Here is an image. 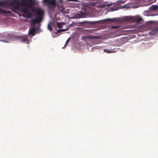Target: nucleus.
<instances>
[{
	"instance_id": "1",
	"label": "nucleus",
	"mask_w": 158,
	"mask_h": 158,
	"mask_svg": "<svg viewBox=\"0 0 158 158\" xmlns=\"http://www.w3.org/2000/svg\"><path fill=\"white\" fill-rule=\"evenodd\" d=\"M38 2L35 0H7L0 1V7L4 8L12 7L14 10H19L21 8V10H29L27 8H32L35 5H38ZM0 10H2L0 9ZM31 10H41L40 7L36 9H32Z\"/></svg>"
},
{
	"instance_id": "2",
	"label": "nucleus",
	"mask_w": 158,
	"mask_h": 158,
	"mask_svg": "<svg viewBox=\"0 0 158 158\" xmlns=\"http://www.w3.org/2000/svg\"><path fill=\"white\" fill-rule=\"evenodd\" d=\"M42 2L44 5L47 6L48 8L52 9L54 10L57 7L58 10H64L62 1L43 0Z\"/></svg>"
},
{
	"instance_id": "3",
	"label": "nucleus",
	"mask_w": 158,
	"mask_h": 158,
	"mask_svg": "<svg viewBox=\"0 0 158 158\" xmlns=\"http://www.w3.org/2000/svg\"><path fill=\"white\" fill-rule=\"evenodd\" d=\"M35 12L34 15L35 18L31 20V22L33 24L40 23L43 20L44 15V10H32Z\"/></svg>"
},
{
	"instance_id": "4",
	"label": "nucleus",
	"mask_w": 158,
	"mask_h": 158,
	"mask_svg": "<svg viewBox=\"0 0 158 158\" xmlns=\"http://www.w3.org/2000/svg\"><path fill=\"white\" fill-rule=\"evenodd\" d=\"M126 21L136 22L138 23L142 21V19L140 17L126 16L124 17L123 19Z\"/></svg>"
},
{
	"instance_id": "5",
	"label": "nucleus",
	"mask_w": 158,
	"mask_h": 158,
	"mask_svg": "<svg viewBox=\"0 0 158 158\" xmlns=\"http://www.w3.org/2000/svg\"><path fill=\"white\" fill-rule=\"evenodd\" d=\"M139 6H140L138 5V4L134 5L132 3H130L121 6V9H123L124 8L128 9L132 8L133 9H135L138 8Z\"/></svg>"
},
{
	"instance_id": "6",
	"label": "nucleus",
	"mask_w": 158,
	"mask_h": 158,
	"mask_svg": "<svg viewBox=\"0 0 158 158\" xmlns=\"http://www.w3.org/2000/svg\"><path fill=\"white\" fill-rule=\"evenodd\" d=\"M21 11L23 12L22 16L23 17L30 19L32 17L33 14L31 13L29 11V10Z\"/></svg>"
},
{
	"instance_id": "7",
	"label": "nucleus",
	"mask_w": 158,
	"mask_h": 158,
	"mask_svg": "<svg viewBox=\"0 0 158 158\" xmlns=\"http://www.w3.org/2000/svg\"><path fill=\"white\" fill-rule=\"evenodd\" d=\"M35 29L34 27L30 28L29 29L28 32L29 35L30 36H33L36 33L35 32Z\"/></svg>"
},
{
	"instance_id": "8",
	"label": "nucleus",
	"mask_w": 158,
	"mask_h": 158,
	"mask_svg": "<svg viewBox=\"0 0 158 158\" xmlns=\"http://www.w3.org/2000/svg\"><path fill=\"white\" fill-rule=\"evenodd\" d=\"M20 40L22 42L28 43V40L27 36L23 37L20 38Z\"/></svg>"
},
{
	"instance_id": "9",
	"label": "nucleus",
	"mask_w": 158,
	"mask_h": 158,
	"mask_svg": "<svg viewBox=\"0 0 158 158\" xmlns=\"http://www.w3.org/2000/svg\"><path fill=\"white\" fill-rule=\"evenodd\" d=\"M104 20L105 21H107L109 22H118V20L116 18H114L113 19H106Z\"/></svg>"
},
{
	"instance_id": "10",
	"label": "nucleus",
	"mask_w": 158,
	"mask_h": 158,
	"mask_svg": "<svg viewBox=\"0 0 158 158\" xmlns=\"http://www.w3.org/2000/svg\"><path fill=\"white\" fill-rule=\"evenodd\" d=\"M149 10H158V6L153 5L149 8Z\"/></svg>"
},
{
	"instance_id": "11",
	"label": "nucleus",
	"mask_w": 158,
	"mask_h": 158,
	"mask_svg": "<svg viewBox=\"0 0 158 158\" xmlns=\"http://www.w3.org/2000/svg\"><path fill=\"white\" fill-rule=\"evenodd\" d=\"M158 33V28H156L150 32V34L151 35H153L155 34Z\"/></svg>"
},
{
	"instance_id": "12",
	"label": "nucleus",
	"mask_w": 158,
	"mask_h": 158,
	"mask_svg": "<svg viewBox=\"0 0 158 158\" xmlns=\"http://www.w3.org/2000/svg\"><path fill=\"white\" fill-rule=\"evenodd\" d=\"M104 51L108 53H113L115 51H114L113 49H104Z\"/></svg>"
},
{
	"instance_id": "13",
	"label": "nucleus",
	"mask_w": 158,
	"mask_h": 158,
	"mask_svg": "<svg viewBox=\"0 0 158 158\" xmlns=\"http://www.w3.org/2000/svg\"><path fill=\"white\" fill-rule=\"evenodd\" d=\"M78 15V18H84L86 15V13H81V14Z\"/></svg>"
},
{
	"instance_id": "14",
	"label": "nucleus",
	"mask_w": 158,
	"mask_h": 158,
	"mask_svg": "<svg viewBox=\"0 0 158 158\" xmlns=\"http://www.w3.org/2000/svg\"><path fill=\"white\" fill-rule=\"evenodd\" d=\"M89 39H95L98 38L97 36L93 35H88Z\"/></svg>"
},
{
	"instance_id": "15",
	"label": "nucleus",
	"mask_w": 158,
	"mask_h": 158,
	"mask_svg": "<svg viewBox=\"0 0 158 158\" xmlns=\"http://www.w3.org/2000/svg\"><path fill=\"white\" fill-rule=\"evenodd\" d=\"M52 23H50L48 25V28L51 31L52 30L51 25Z\"/></svg>"
},
{
	"instance_id": "16",
	"label": "nucleus",
	"mask_w": 158,
	"mask_h": 158,
	"mask_svg": "<svg viewBox=\"0 0 158 158\" xmlns=\"http://www.w3.org/2000/svg\"><path fill=\"white\" fill-rule=\"evenodd\" d=\"M89 39L88 35L82 37V40L84 41Z\"/></svg>"
},
{
	"instance_id": "17",
	"label": "nucleus",
	"mask_w": 158,
	"mask_h": 158,
	"mask_svg": "<svg viewBox=\"0 0 158 158\" xmlns=\"http://www.w3.org/2000/svg\"><path fill=\"white\" fill-rule=\"evenodd\" d=\"M57 24L58 27L59 28H61L63 27L62 24L59 23H57Z\"/></svg>"
},
{
	"instance_id": "18",
	"label": "nucleus",
	"mask_w": 158,
	"mask_h": 158,
	"mask_svg": "<svg viewBox=\"0 0 158 158\" xmlns=\"http://www.w3.org/2000/svg\"><path fill=\"white\" fill-rule=\"evenodd\" d=\"M61 32V30H60V29H59V30H55V33H59V32Z\"/></svg>"
},
{
	"instance_id": "19",
	"label": "nucleus",
	"mask_w": 158,
	"mask_h": 158,
	"mask_svg": "<svg viewBox=\"0 0 158 158\" xmlns=\"http://www.w3.org/2000/svg\"><path fill=\"white\" fill-rule=\"evenodd\" d=\"M60 30H61V32L62 31H64L67 30V29H60Z\"/></svg>"
},
{
	"instance_id": "20",
	"label": "nucleus",
	"mask_w": 158,
	"mask_h": 158,
	"mask_svg": "<svg viewBox=\"0 0 158 158\" xmlns=\"http://www.w3.org/2000/svg\"><path fill=\"white\" fill-rule=\"evenodd\" d=\"M69 40H70V38H68V39H67V40L66 41V43H65V45H66L67 44V43H68V42H69Z\"/></svg>"
},
{
	"instance_id": "21",
	"label": "nucleus",
	"mask_w": 158,
	"mask_h": 158,
	"mask_svg": "<svg viewBox=\"0 0 158 158\" xmlns=\"http://www.w3.org/2000/svg\"><path fill=\"white\" fill-rule=\"evenodd\" d=\"M112 28H117L118 26H112Z\"/></svg>"
},
{
	"instance_id": "22",
	"label": "nucleus",
	"mask_w": 158,
	"mask_h": 158,
	"mask_svg": "<svg viewBox=\"0 0 158 158\" xmlns=\"http://www.w3.org/2000/svg\"><path fill=\"white\" fill-rule=\"evenodd\" d=\"M97 22H91L89 23H96Z\"/></svg>"
},
{
	"instance_id": "23",
	"label": "nucleus",
	"mask_w": 158,
	"mask_h": 158,
	"mask_svg": "<svg viewBox=\"0 0 158 158\" xmlns=\"http://www.w3.org/2000/svg\"><path fill=\"white\" fill-rule=\"evenodd\" d=\"M12 11H13L14 12H15L16 13H17V10H12Z\"/></svg>"
},
{
	"instance_id": "24",
	"label": "nucleus",
	"mask_w": 158,
	"mask_h": 158,
	"mask_svg": "<svg viewBox=\"0 0 158 158\" xmlns=\"http://www.w3.org/2000/svg\"><path fill=\"white\" fill-rule=\"evenodd\" d=\"M100 6H99V7H102V4H100Z\"/></svg>"
},
{
	"instance_id": "25",
	"label": "nucleus",
	"mask_w": 158,
	"mask_h": 158,
	"mask_svg": "<svg viewBox=\"0 0 158 158\" xmlns=\"http://www.w3.org/2000/svg\"><path fill=\"white\" fill-rule=\"evenodd\" d=\"M110 10H117V9H111Z\"/></svg>"
},
{
	"instance_id": "26",
	"label": "nucleus",
	"mask_w": 158,
	"mask_h": 158,
	"mask_svg": "<svg viewBox=\"0 0 158 158\" xmlns=\"http://www.w3.org/2000/svg\"><path fill=\"white\" fill-rule=\"evenodd\" d=\"M72 1H74V0H72Z\"/></svg>"
},
{
	"instance_id": "27",
	"label": "nucleus",
	"mask_w": 158,
	"mask_h": 158,
	"mask_svg": "<svg viewBox=\"0 0 158 158\" xmlns=\"http://www.w3.org/2000/svg\"><path fill=\"white\" fill-rule=\"evenodd\" d=\"M1 35L0 34V37H1Z\"/></svg>"
}]
</instances>
